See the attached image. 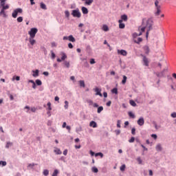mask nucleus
<instances>
[{
    "label": "nucleus",
    "instance_id": "c85d7f7f",
    "mask_svg": "<svg viewBox=\"0 0 176 176\" xmlns=\"http://www.w3.org/2000/svg\"><path fill=\"white\" fill-rule=\"evenodd\" d=\"M0 8H2L5 6V3L6 2V0H0Z\"/></svg>",
    "mask_w": 176,
    "mask_h": 176
},
{
    "label": "nucleus",
    "instance_id": "ddd939ff",
    "mask_svg": "<svg viewBox=\"0 0 176 176\" xmlns=\"http://www.w3.org/2000/svg\"><path fill=\"white\" fill-rule=\"evenodd\" d=\"M128 19L129 18L127 17V15L123 14V15L121 16V19H120V21H122V22L127 21Z\"/></svg>",
    "mask_w": 176,
    "mask_h": 176
},
{
    "label": "nucleus",
    "instance_id": "20e7f679",
    "mask_svg": "<svg viewBox=\"0 0 176 176\" xmlns=\"http://www.w3.org/2000/svg\"><path fill=\"white\" fill-rule=\"evenodd\" d=\"M37 32H38V29L35 28H32L30 31L28 32L30 38H35V35H36Z\"/></svg>",
    "mask_w": 176,
    "mask_h": 176
},
{
    "label": "nucleus",
    "instance_id": "cd10ccee",
    "mask_svg": "<svg viewBox=\"0 0 176 176\" xmlns=\"http://www.w3.org/2000/svg\"><path fill=\"white\" fill-rule=\"evenodd\" d=\"M102 30H103V31H105V32L109 31V28H108V25H104L102 26Z\"/></svg>",
    "mask_w": 176,
    "mask_h": 176
},
{
    "label": "nucleus",
    "instance_id": "864d4df0",
    "mask_svg": "<svg viewBox=\"0 0 176 176\" xmlns=\"http://www.w3.org/2000/svg\"><path fill=\"white\" fill-rule=\"evenodd\" d=\"M51 46H52V47H57V44H56L55 42H52L51 43Z\"/></svg>",
    "mask_w": 176,
    "mask_h": 176
},
{
    "label": "nucleus",
    "instance_id": "09e8293b",
    "mask_svg": "<svg viewBox=\"0 0 176 176\" xmlns=\"http://www.w3.org/2000/svg\"><path fill=\"white\" fill-rule=\"evenodd\" d=\"M16 79V80H20V76H14L12 78V80H14Z\"/></svg>",
    "mask_w": 176,
    "mask_h": 176
},
{
    "label": "nucleus",
    "instance_id": "473e14b6",
    "mask_svg": "<svg viewBox=\"0 0 176 176\" xmlns=\"http://www.w3.org/2000/svg\"><path fill=\"white\" fill-rule=\"evenodd\" d=\"M36 84L37 85V86H42V81L41 80H36Z\"/></svg>",
    "mask_w": 176,
    "mask_h": 176
},
{
    "label": "nucleus",
    "instance_id": "f03ea898",
    "mask_svg": "<svg viewBox=\"0 0 176 176\" xmlns=\"http://www.w3.org/2000/svg\"><path fill=\"white\" fill-rule=\"evenodd\" d=\"M155 9L157 10V12L155 13V15L159 16L160 14V12H162V10H160V9H162V6H159V0L155 1Z\"/></svg>",
    "mask_w": 176,
    "mask_h": 176
},
{
    "label": "nucleus",
    "instance_id": "de8ad7c7",
    "mask_svg": "<svg viewBox=\"0 0 176 176\" xmlns=\"http://www.w3.org/2000/svg\"><path fill=\"white\" fill-rule=\"evenodd\" d=\"M43 175L45 176L49 175V170H44Z\"/></svg>",
    "mask_w": 176,
    "mask_h": 176
},
{
    "label": "nucleus",
    "instance_id": "f3484780",
    "mask_svg": "<svg viewBox=\"0 0 176 176\" xmlns=\"http://www.w3.org/2000/svg\"><path fill=\"white\" fill-rule=\"evenodd\" d=\"M89 126H90V127H94V129H96V127H97V123L94 121H91L89 123Z\"/></svg>",
    "mask_w": 176,
    "mask_h": 176
},
{
    "label": "nucleus",
    "instance_id": "5701e85b",
    "mask_svg": "<svg viewBox=\"0 0 176 176\" xmlns=\"http://www.w3.org/2000/svg\"><path fill=\"white\" fill-rule=\"evenodd\" d=\"M0 16H3L4 17H6V13L5 12V10L1 8L0 11Z\"/></svg>",
    "mask_w": 176,
    "mask_h": 176
},
{
    "label": "nucleus",
    "instance_id": "13d9d810",
    "mask_svg": "<svg viewBox=\"0 0 176 176\" xmlns=\"http://www.w3.org/2000/svg\"><path fill=\"white\" fill-rule=\"evenodd\" d=\"M112 104V102L111 100H109V102H107L106 103L107 107H111V104Z\"/></svg>",
    "mask_w": 176,
    "mask_h": 176
},
{
    "label": "nucleus",
    "instance_id": "49530a36",
    "mask_svg": "<svg viewBox=\"0 0 176 176\" xmlns=\"http://www.w3.org/2000/svg\"><path fill=\"white\" fill-rule=\"evenodd\" d=\"M16 20H17L18 23H22V21H23V16L18 17Z\"/></svg>",
    "mask_w": 176,
    "mask_h": 176
},
{
    "label": "nucleus",
    "instance_id": "2eb2a0df",
    "mask_svg": "<svg viewBox=\"0 0 176 176\" xmlns=\"http://www.w3.org/2000/svg\"><path fill=\"white\" fill-rule=\"evenodd\" d=\"M118 23H119V28L123 30V28L126 27V25H124V23H123V22H122V21H118Z\"/></svg>",
    "mask_w": 176,
    "mask_h": 176
},
{
    "label": "nucleus",
    "instance_id": "b1692460",
    "mask_svg": "<svg viewBox=\"0 0 176 176\" xmlns=\"http://www.w3.org/2000/svg\"><path fill=\"white\" fill-rule=\"evenodd\" d=\"M104 111V107L102 106H100L98 108L97 112L98 113H101Z\"/></svg>",
    "mask_w": 176,
    "mask_h": 176
},
{
    "label": "nucleus",
    "instance_id": "c03bdc74",
    "mask_svg": "<svg viewBox=\"0 0 176 176\" xmlns=\"http://www.w3.org/2000/svg\"><path fill=\"white\" fill-rule=\"evenodd\" d=\"M51 57L52 59L56 58V54L53 51H51Z\"/></svg>",
    "mask_w": 176,
    "mask_h": 176
},
{
    "label": "nucleus",
    "instance_id": "a18cd8bd",
    "mask_svg": "<svg viewBox=\"0 0 176 176\" xmlns=\"http://www.w3.org/2000/svg\"><path fill=\"white\" fill-rule=\"evenodd\" d=\"M89 63L90 64L93 65V64H96V60L94 58H91L89 60Z\"/></svg>",
    "mask_w": 176,
    "mask_h": 176
},
{
    "label": "nucleus",
    "instance_id": "393cba45",
    "mask_svg": "<svg viewBox=\"0 0 176 176\" xmlns=\"http://www.w3.org/2000/svg\"><path fill=\"white\" fill-rule=\"evenodd\" d=\"M142 41V38L139 37L137 38V40H134L135 43L140 44V43Z\"/></svg>",
    "mask_w": 176,
    "mask_h": 176
},
{
    "label": "nucleus",
    "instance_id": "39448f33",
    "mask_svg": "<svg viewBox=\"0 0 176 176\" xmlns=\"http://www.w3.org/2000/svg\"><path fill=\"white\" fill-rule=\"evenodd\" d=\"M60 56H61V58H58L56 59V61H57L58 63H61V61H64V60H67V54H65V53L63 52H61L60 53Z\"/></svg>",
    "mask_w": 176,
    "mask_h": 176
},
{
    "label": "nucleus",
    "instance_id": "680f3d73",
    "mask_svg": "<svg viewBox=\"0 0 176 176\" xmlns=\"http://www.w3.org/2000/svg\"><path fill=\"white\" fill-rule=\"evenodd\" d=\"M68 154V150L65 149L64 151H63V155L65 156H67V155Z\"/></svg>",
    "mask_w": 176,
    "mask_h": 176
},
{
    "label": "nucleus",
    "instance_id": "0e129e2a",
    "mask_svg": "<svg viewBox=\"0 0 176 176\" xmlns=\"http://www.w3.org/2000/svg\"><path fill=\"white\" fill-rule=\"evenodd\" d=\"M43 74L45 76H49V72H44Z\"/></svg>",
    "mask_w": 176,
    "mask_h": 176
},
{
    "label": "nucleus",
    "instance_id": "5fc2aeb1",
    "mask_svg": "<svg viewBox=\"0 0 176 176\" xmlns=\"http://www.w3.org/2000/svg\"><path fill=\"white\" fill-rule=\"evenodd\" d=\"M65 14L66 17H69V11L66 10L65 12Z\"/></svg>",
    "mask_w": 176,
    "mask_h": 176
},
{
    "label": "nucleus",
    "instance_id": "603ef678",
    "mask_svg": "<svg viewBox=\"0 0 176 176\" xmlns=\"http://www.w3.org/2000/svg\"><path fill=\"white\" fill-rule=\"evenodd\" d=\"M152 138H153L154 140H157V135L156 134H152L151 135Z\"/></svg>",
    "mask_w": 176,
    "mask_h": 176
},
{
    "label": "nucleus",
    "instance_id": "4be33fe9",
    "mask_svg": "<svg viewBox=\"0 0 176 176\" xmlns=\"http://www.w3.org/2000/svg\"><path fill=\"white\" fill-rule=\"evenodd\" d=\"M63 64H64L65 67H66V68H69V67H70L69 61L65 60Z\"/></svg>",
    "mask_w": 176,
    "mask_h": 176
},
{
    "label": "nucleus",
    "instance_id": "7c9ffc66",
    "mask_svg": "<svg viewBox=\"0 0 176 176\" xmlns=\"http://www.w3.org/2000/svg\"><path fill=\"white\" fill-rule=\"evenodd\" d=\"M79 83H80V87H85L86 85H85V81L84 80H80Z\"/></svg>",
    "mask_w": 176,
    "mask_h": 176
},
{
    "label": "nucleus",
    "instance_id": "774afa93",
    "mask_svg": "<svg viewBox=\"0 0 176 176\" xmlns=\"http://www.w3.org/2000/svg\"><path fill=\"white\" fill-rule=\"evenodd\" d=\"M171 117L172 118H176V113L174 112V113H171Z\"/></svg>",
    "mask_w": 176,
    "mask_h": 176
},
{
    "label": "nucleus",
    "instance_id": "9d476101",
    "mask_svg": "<svg viewBox=\"0 0 176 176\" xmlns=\"http://www.w3.org/2000/svg\"><path fill=\"white\" fill-rule=\"evenodd\" d=\"M144 123H145V121L144 120V118H140L138 120V124H139V126H144Z\"/></svg>",
    "mask_w": 176,
    "mask_h": 176
},
{
    "label": "nucleus",
    "instance_id": "6ab92c4d",
    "mask_svg": "<svg viewBox=\"0 0 176 176\" xmlns=\"http://www.w3.org/2000/svg\"><path fill=\"white\" fill-rule=\"evenodd\" d=\"M33 74L32 76H34V78H36V76H39V70L36 69L35 71H33Z\"/></svg>",
    "mask_w": 176,
    "mask_h": 176
},
{
    "label": "nucleus",
    "instance_id": "423d86ee",
    "mask_svg": "<svg viewBox=\"0 0 176 176\" xmlns=\"http://www.w3.org/2000/svg\"><path fill=\"white\" fill-rule=\"evenodd\" d=\"M19 13H23V9H21V8L15 9L12 14V17L14 19H16L17 17V15L19 14Z\"/></svg>",
    "mask_w": 176,
    "mask_h": 176
},
{
    "label": "nucleus",
    "instance_id": "69168bd1",
    "mask_svg": "<svg viewBox=\"0 0 176 176\" xmlns=\"http://www.w3.org/2000/svg\"><path fill=\"white\" fill-rule=\"evenodd\" d=\"M31 111H32V112H36V108H35V107H32V108H31Z\"/></svg>",
    "mask_w": 176,
    "mask_h": 176
},
{
    "label": "nucleus",
    "instance_id": "a211bd4d",
    "mask_svg": "<svg viewBox=\"0 0 176 176\" xmlns=\"http://www.w3.org/2000/svg\"><path fill=\"white\" fill-rule=\"evenodd\" d=\"M40 7H41V9H43V10H47V7H46V4H45L44 3H41Z\"/></svg>",
    "mask_w": 176,
    "mask_h": 176
},
{
    "label": "nucleus",
    "instance_id": "a878e982",
    "mask_svg": "<svg viewBox=\"0 0 176 176\" xmlns=\"http://www.w3.org/2000/svg\"><path fill=\"white\" fill-rule=\"evenodd\" d=\"M128 115L130 118H132V119H134L135 118V115H134V113H133V112L129 111L128 113Z\"/></svg>",
    "mask_w": 176,
    "mask_h": 176
},
{
    "label": "nucleus",
    "instance_id": "f704fd0d",
    "mask_svg": "<svg viewBox=\"0 0 176 176\" xmlns=\"http://www.w3.org/2000/svg\"><path fill=\"white\" fill-rule=\"evenodd\" d=\"M120 171H124V170H126V165L123 164L120 166Z\"/></svg>",
    "mask_w": 176,
    "mask_h": 176
},
{
    "label": "nucleus",
    "instance_id": "bf43d9fd",
    "mask_svg": "<svg viewBox=\"0 0 176 176\" xmlns=\"http://www.w3.org/2000/svg\"><path fill=\"white\" fill-rule=\"evenodd\" d=\"M137 161L138 162L139 164H141V163H142V160H141V157H138L137 159Z\"/></svg>",
    "mask_w": 176,
    "mask_h": 176
},
{
    "label": "nucleus",
    "instance_id": "79ce46f5",
    "mask_svg": "<svg viewBox=\"0 0 176 176\" xmlns=\"http://www.w3.org/2000/svg\"><path fill=\"white\" fill-rule=\"evenodd\" d=\"M1 9H3V10H6L7 9H9V5L3 6V7H1Z\"/></svg>",
    "mask_w": 176,
    "mask_h": 176
},
{
    "label": "nucleus",
    "instance_id": "2f4dec72",
    "mask_svg": "<svg viewBox=\"0 0 176 176\" xmlns=\"http://www.w3.org/2000/svg\"><path fill=\"white\" fill-rule=\"evenodd\" d=\"M93 0H87V1H85V5H88L89 6H90V5L93 3Z\"/></svg>",
    "mask_w": 176,
    "mask_h": 176
},
{
    "label": "nucleus",
    "instance_id": "f257e3e1",
    "mask_svg": "<svg viewBox=\"0 0 176 176\" xmlns=\"http://www.w3.org/2000/svg\"><path fill=\"white\" fill-rule=\"evenodd\" d=\"M153 25V21L151 19H146V18L142 19V25L139 27L138 30L140 34L134 33L133 38H137V36H141L142 32H145V30H147L146 33V37L148 38L149 35V31L152 30V26Z\"/></svg>",
    "mask_w": 176,
    "mask_h": 176
},
{
    "label": "nucleus",
    "instance_id": "0eeeda50",
    "mask_svg": "<svg viewBox=\"0 0 176 176\" xmlns=\"http://www.w3.org/2000/svg\"><path fill=\"white\" fill-rule=\"evenodd\" d=\"M94 91H95L96 96H100V97H102V94H101V89L96 87L94 89Z\"/></svg>",
    "mask_w": 176,
    "mask_h": 176
},
{
    "label": "nucleus",
    "instance_id": "f8f14e48",
    "mask_svg": "<svg viewBox=\"0 0 176 176\" xmlns=\"http://www.w3.org/2000/svg\"><path fill=\"white\" fill-rule=\"evenodd\" d=\"M29 42L30 45H32V46H34V45H35V43H36V41L32 37L29 38Z\"/></svg>",
    "mask_w": 176,
    "mask_h": 176
},
{
    "label": "nucleus",
    "instance_id": "e433bc0d",
    "mask_svg": "<svg viewBox=\"0 0 176 176\" xmlns=\"http://www.w3.org/2000/svg\"><path fill=\"white\" fill-rule=\"evenodd\" d=\"M155 148H156V151H162V145L160 144H157Z\"/></svg>",
    "mask_w": 176,
    "mask_h": 176
},
{
    "label": "nucleus",
    "instance_id": "c756f323",
    "mask_svg": "<svg viewBox=\"0 0 176 176\" xmlns=\"http://www.w3.org/2000/svg\"><path fill=\"white\" fill-rule=\"evenodd\" d=\"M91 171H92V173H98V168H97L96 166H94L91 168Z\"/></svg>",
    "mask_w": 176,
    "mask_h": 176
},
{
    "label": "nucleus",
    "instance_id": "052dcab7",
    "mask_svg": "<svg viewBox=\"0 0 176 176\" xmlns=\"http://www.w3.org/2000/svg\"><path fill=\"white\" fill-rule=\"evenodd\" d=\"M117 127H118V129H120V120H118V122H117Z\"/></svg>",
    "mask_w": 176,
    "mask_h": 176
},
{
    "label": "nucleus",
    "instance_id": "c9c22d12",
    "mask_svg": "<svg viewBox=\"0 0 176 176\" xmlns=\"http://www.w3.org/2000/svg\"><path fill=\"white\" fill-rule=\"evenodd\" d=\"M11 145H13V144L10 142H8L6 145V148H9L11 146Z\"/></svg>",
    "mask_w": 176,
    "mask_h": 176
},
{
    "label": "nucleus",
    "instance_id": "a19ab883",
    "mask_svg": "<svg viewBox=\"0 0 176 176\" xmlns=\"http://www.w3.org/2000/svg\"><path fill=\"white\" fill-rule=\"evenodd\" d=\"M69 104V103L68 102V101L67 100L65 101V106H64L65 109H67L68 108Z\"/></svg>",
    "mask_w": 176,
    "mask_h": 176
},
{
    "label": "nucleus",
    "instance_id": "ea45409f",
    "mask_svg": "<svg viewBox=\"0 0 176 176\" xmlns=\"http://www.w3.org/2000/svg\"><path fill=\"white\" fill-rule=\"evenodd\" d=\"M58 174V170L55 169L52 174V176H57Z\"/></svg>",
    "mask_w": 176,
    "mask_h": 176
},
{
    "label": "nucleus",
    "instance_id": "dca6fc26",
    "mask_svg": "<svg viewBox=\"0 0 176 176\" xmlns=\"http://www.w3.org/2000/svg\"><path fill=\"white\" fill-rule=\"evenodd\" d=\"M54 152L56 155H61V153H63V152L61 151V150H60V148H55V149L54 150Z\"/></svg>",
    "mask_w": 176,
    "mask_h": 176
},
{
    "label": "nucleus",
    "instance_id": "7ed1b4c3",
    "mask_svg": "<svg viewBox=\"0 0 176 176\" xmlns=\"http://www.w3.org/2000/svg\"><path fill=\"white\" fill-rule=\"evenodd\" d=\"M72 16H73V17H77L78 19H80V17L82 16V14H80L79 8L73 10L72 12Z\"/></svg>",
    "mask_w": 176,
    "mask_h": 176
},
{
    "label": "nucleus",
    "instance_id": "aec40b11",
    "mask_svg": "<svg viewBox=\"0 0 176 176\" xmlns=\"http://www.w3.org/2000/svg\"><path fill=\"white\" fill-rule=\"evenodd\" d=\"M68 41H69V42H76V40L75 39V37L74 36L69 35Z\"/></svg>",
    "mask_w": 176,
    "mask_h": 176
},
{
    "label": "nucleus",
    "instance_id": "9b49d317",
    "mask_svg": "<svg viewBox=\"0 0 176 176\" xmlns=\"http://www.w3.org/2000/svg\"><path fill=\"white\" fill-rule=\"evenodd\" d=\"M143 61L146 67H149V61L148 60V58L146 56L143 57Z\"/></svg>",
    "mask_w": 176,
    "mask_h": 176
},
{
    "label": "nucleus",
    "instance_id": "4c0bfd02",
    "mask_svg": "<svg viewBox=\"0 0 176 176\" xmlns=\"http://www.w3.org/2000/svg\"><path fill=\"white\" fill-rule=\"evenodd\" d=\"M96 157H97V156H100V157H104V154H102V153H98L95 154Z\"/></svg>",
    "mask_w": 176,
    "mask_h": 176
},
{
    "label": "nucleus",
    "instance_id": "37998d69",
    "mask_svg": "<svg viewBox=\"0 0 176 176\" xmlns=\"http://www.w3.org/2000/svg\"><path fill=\"white\" fill-rule=\"evenodd\" d=\"M47 107H48V110L49 111H52V103L50 102H49L47 104Z\"/></svg>",
    "mask_w": 176,
    "mask_h": 176
},
{
    "label": "nucleus",
    "instance_id": "8fccbe9b",
    "mask_svg": "<svg viewBox=\"0 0 176 176\" xmlns=\"http://www.w3.org/2000/svg\"><path fill=\"white\" fill-rule=\"evenodd\" d=\"M0 164H2L3 166H6L7 163L5 161H0Z\"/></svg>",
    "mask_w": 176,
    "mask_h": 176
},
{
    "label": "nucleus",
    "instance_id": "58836bf2",
    "mask_svg": "<svg viewBox=\"0 0 176 176\" xmlns=\"http://www.w3.org/2000/svg\"><path fill=\"white\" fill-rule=\"evenodd\" d=\"M111 93L113 94H118V88H114L111 90Z\"/></svg>",
    "mask_w": 176,
    "mask_h": 176
},
{
    "label": "nucleus",
    "instance_id": "4468645a",
    "mask_svg": "<svg viewBox=\"0 0 176 176\" xmlns=\"http://www.w3.org/2000/svg\"><path fill=\"white\" fill-rule=\"evenodd\" d=\"M81 10L83 14H87V13H89V10H87L86 7H82Z\"/></svg>",
    "mask_w": 176,
    "mask_h": 176
},
{
    "label": "nucleus",
    "instance_id": "6e6552de",
    "mask_svg": "<svg viewBox=\"0 0 176 176\" xmlns=\"http://www.w3.org/2000/svg\"><path fill=\"white\" fill-rule=\"evenodd\" d=\"M118 54H121V56H127V51L124 50H118Z\"/></svg>",
    "mask_w": 176,
    "mask_h": 176
},
{
    "label": "nucleus",
    "instance_id": "72a5a7b5",
    "mask_svg": "<svg viewBox=\"0 0 176 176\" xmlns=\"http://www.w3.org/2000/svg\"><path fill=\"white\" fill-rule=\"evenodd\" d=\"M129 103L132 107H137V103L134 100H130Z\"/></svg>",
    "mask_w": 176,
    "mask_h": 176
},
{
    "label": "nucleus",
    "instance_id": "bb28decb",
    "mask_svg": "<svg viewBox=\"0 0 176 176\" xmlns=\"http://www.w3.org/2000/svg\"><path fill=\"white\" fill-rule=\"evenodd\" d=\"M126 80H127V76H123V79L122 80V85H126Z\"/></svg>",
    "mask_w": 176,
    "mask_h": 176
},
{
    "label": "nucleus",
    "instance_id": "4d7b16f0",
    "mask_svg": "<svg viewBox=\"0 0 176 176\" xmlns=\"http://www.w3.org/2000/svg\"><path fill=\"white\" fill-rule=\"evenodd\" d=\"M68 47H69V49H74V45H72V43H69L68 44Z\"/></svg>",
    "mask_w": 176,
    "mask_h": 176
},
{
    "label": "nucleus",
    "instance_id": "e2e57ef3",
    "mask_svg": "<svg viewBox=\"0 0 176 176\" xmlns=\"http://www.w3.org/2000/svg\"><path fill=\"white\" fill-rule=\"evenodd\" d=\"M35 166L34 164H29L28 167H30L31 168H32V167H34Z\"/></svg>",
    "mask_w": 176,
    "mask_h": 176
},
{
    "label": "nucleus",
    "instance_id": "412c9836",
    "mask_svg": "<svg viewBox=\"0 0 176 176\" xmlns=\"http://www.w3.org/2000/svg\"><path fill=\"white\" fill-rule=\"evenodd\" d=\"M144 50L146 54H149V47L148 45H145L144 47Z\"/></svg>",
    "mask_w": 176,
    "mask_h": 176
},
{
    "label": "nucleus",
    "instance_id": "1a4fd4ad",
    "mask_svg": "<svg viewBox=\"0 0 176 176\" xmlns=\"http://www.w3.org/2000/svg\"><path fill=\"white\" fill-rule=\"evenodd\" d=\"M166 71H167V69H164L163 71L161 72L160 73H157V76L158 78H162L164 76V72H166Z\"/></svg>",
    "mask_w": 176,
    "mask_h": 176
},
{
    "label": "nucleus",
    "instance_id": "338daca9",
    "mask_svg": "<svg viewBox=\"0 0 176 176\" xmlns=\"http://www.w3.org/2000/svg\"><path fill=\"white\" fill-rule=\"evenodd\" d=\"M103 96L104 97V98H107V97H108V94L107 92H104Z\"/></svg>",
    "mask_w": 176,
    "mask_h": 176
},
{
    "label": "nucleus",
    "instance_id": "6e6d98bb",
    "mask_svg": "<svg viewBox=\"0 0 176 176\" xmlns=\"http://www.w3.org/2000/svg\"><path fill=\"white\" fill-rule=\"evenodd\" d=\"M131 134H133V135H135V128H133L131 129Z\"/></svg>",
    "mask_w": 176,
    "mask_h": 176
},
{
    "label": "nucleus",
    "instance_id": "3c124183",
    "mask_svg": "<svg viewBox=\"0 0 176 176\" xmlns=\"http://www.w3.org/2000/svg\"><path fill=\"white\" fill-rule=\"evenodd\" d=\"M134 141H135V138L134 137H132L129 140V142L131 143V142H134Z\"/></svg>",
    "mask_w": 176,
    "mask_h": 176
}]
</instances>
